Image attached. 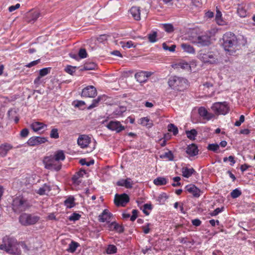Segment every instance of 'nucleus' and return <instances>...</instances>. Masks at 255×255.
Masks as SVG:
<instances>
[{
  "label": "nucleus",
  "instance_id": "473e14b6",
  "mask_svg": "<svg viewBox=\"0 0 255 255\" xmlns=\"http://www.w3.org/2000/svg\"><path fill=\"white\" fill-rule=\"evenodd\" d=\"M65 206L68 208H71L75 206L74 199L73 197H70L64 201Z\"/></svg>",
  "mask_w": 255,
  "mask_h": 255
},
{
  "label": "nucleus",
  "instance_id": "2eb2a0df",
  "mask_svg": "<svg viewBox=\"0 0 255 255\" xmlns=\"http://www.w3.org/2000/svg\"><path fill=\"white\" fill-rule=\"evenodd\" d=\"M151 76L150 72L140 71L135 74V78L140 83H144L147 81L148 78Z\"/></svg>",
  "mask_w": 255,
  "mask_h": 255
},
{
  "label": "nucleus",
  "instance_id": "c9c22d12",
  "mask_svg": "<svg viewBox=\"0 0 255 255\" xmlns=\"http://www.w3.org/2000/svg\"><path fill=\"white\" fill-rule=\"evenodd\" d=\"M102 99V96H99L97 99H94L92 101V103L88 107V109L90 110L97 107Z\"/></svg>",
  "mask_w": 255,
  "mask_h": 255
},
{
  "label": "nucleus",
  "instance_id": "ea45409f",
  "mask_svg": "<svg viewBox=\"0 0 255 255\" xmlns=\"http://www.w3.org/2000/svg\"><path fill=\"white\" fill-rule=\"evenodd\" d=\"M78 246V243H77L75 242H72L69 245V248L67 250L69 252L74 253L76 250Z\"/></svg>",
  "mask_w": 255,
  "mask_h": 255
},
{
  "label": "nucleus",
  "instance_id": "13d9d810",
  "mask_svg": "<svg viewBox=\"0 0 255 255\" xmlns=\"http://www.w3.org/2000/svg\"><path fill=\"white\" fill-rule=\"evenodd\" d=\"M78 55L80 58H85L87 56V53L86 50L84 48H81L79 50Z\"/></svg>",
  "mask_w": 255,
  "mask_h": 255
},
{
  "label": "nucleus",
  "instance_id": "864d4df0",
  "mask_svg": "<svg viewBox=\"0 0 255 255\" xmlns=\"http://www.w3.org/2000/svg\"><path fill=\"white\" fill-rule=\"evenodd\" d=\"M80 178H81L79 175L76 173L73 175L72 178L73 183L76 185H79V184L81 182Z\"/></svg>",
  "mask_w": 255,
  "mask_h": 255
},
{
  "label": "nucleus",
  "instance_id": "f8f14e48",
  "mask_svg": "<svg viewBox=\"0 0 255 255\" xmlns=\"http://www.w3.org/2000/svg\"><path fill=\"white\" fill-rule=\"evenodd\" d=\"M47 141V139L45 137L34 136L29 138L27 143L29 146H35L44 143Z\"/></svg>",
  "mask_w": 255,
  "mask_h": 255
},
{
  "label": "nucleus",
  "instance_id": "1a4fd4ad",
  "mask_svg": "<svg viewBox=\"0 0 255 255\" xmlns=\"http://www.w3.org/2000/svg\"><path fill=\"white\" fill-rule=\"evenodd\" d=\"M39 220V217L26 213L21 214L19 218V222L24 226L33 225L37 223Z\"/></svg>",
  "mask_w": 255,
  "mask_h": 255
},
{
  "label": "nucleus",
  "instance_id": "774afa93",
  "mask_svg": "<svg viewBox=\"0 0 255 255\" xmlns=\"http://www.w3.org/2000/svg\"><path fill=\"white\" fill-rule=\"evenodd\" d=\"M149 223H147L146 225H144L142 227V229L143 230V232L144 234H147L149 233L150 229H149Z\"/></svg>",
  "mask_w": 255,
  "mask_h": 255
},
{
  "label": "nucleus",
  "instance_id": "a211bd4d",
  "mask_svg": "<svg viewBox=\"0 0 255 255\" xmlns=\"http://www.w3.org/2000/svg\"><path fill=\"white\" fill-rule=\"evenodd\" d=\"M186 190L191 193L194 197H199L200 196L201 191L193 184L188 185L185 187Z\"/></svg>",
  "mask_w": 255,
  "mask_h": 255
},
{
  "label": "nucleus",
  "instance_id": "c756f323",
  "mask_svg": "<svg viewBox=\"0 0 255 255\" xmlns=\"http://www.w3.org/2000/svg\"><path fill=\"white\" fill-rule=\"evenodd\" d=\"M140 124L143 126H146L148 128H150L152 126L153 124L150 121L148 117H143L140 119Z\"/></svg>",
  "mask_w": 255,
  "mask_h": 255
},
{
  "label": "nucleus",
  "instance_id": "f257e3e1",
  "mask_svg": "<svg viewBox=\"0 0 255 255\" xmlns=\"http://www.w3.org/2000/svg\"><path fill=\"white\" fill-rule=\"evenodd\" d=\"M221 42L224 50L230 55H234L241 47L240 38L231 32H227L224 34Z\"/></svg>",
  "mask_w": 255,
  "mask_h": 255
},
{
  "label": "nucleus",
  "instance_id": "052dcab7",
  "mask_svg": "<svg viewBox=\"0 0 255 255\" xmlns=\"http://www.w3.org/2000/svg\"><path fill=\"white\" fill-rule=\"evenodd\" d=\"M40 62V59H37L36 60L33 61L25 65V67L27 68H30L36 65Z\"/></svg>",
  "mask_w": 255,
  "mask_h": 255
},
{
  "label": "nucleus",
  "instance_id": "7ed1b4c3",
  "mask_svg": "<svg viewBox=\"0 0 255 255\" xmlns=\"http://www.w3.org/2000/svg\"><path fill=\"white\" fill-rule=\"evenodd\" d=\"M211 31L207 30L195 36H190L189 40L199 47L208 46L211 44Z\"/></svg>",
  "mask_w": 255,
  "mask_h": 255
},
{
  "label": "nucleus",
  "instance_id": "5701e85b",
  "mask_svg": "<svg viewBox=\"0 0 255 255\" xmlns=\"http://www.w3.org/2000/svg\"><path fill=\"white\" fill-rule=\"evenodd\" d=\"M130 11L131 14L134 19L136 20H138L140 19V9L139 7L137 6H132L130 9Z\"/></svg>",
  "mask_w": 255,
  "mask_h": 255
},
{
  "label": "nucleus",
  "instance_id": "8fccbe9b",
  "mask_svg": "<svg viewBox=\"0 0 255 255\" xmlns=\"http://www.w3.org/2000/svg\"><path fill=\"white\" fill-rule=\"evenodd\" d=\"M50 68H44L41 69L39 70V76L41 77H43L47 75L48 73H50Z\"/></svg>",
  "mask_w": 255,
  "mask_h": 255
},
{
  "label": "nucleus",
  "instance_id": "bf43d9fd",
  "mask_svg": "<svg viewBox=\"0 0 255 255\" xmlns=\"http://www.w3.org/2000/svg\"><path fill=\"white\" fill-rule=\"evenodd\" d=\"M85 103L84 101H78V100H77V101H74L73 102V105L75 107H77V108H81L82 107L84 106L85 105Z\"/></svg>",
  "mask_w": 255,
  "mask_h": 255
},
{
  "label": "nucleus",
  "instance_id": "de8ad7c7",
  "mask_svg": "<svg viewBox=\"0 0 255 255\" xmlns=\"http://www.w3.org/2000/svg\"><path fill=\"white\" fill-rule=\"evenodd\" d=\"M157 33L156 32H153L152 33L148 34V39L150 42L154 43L157 41L156 39Z\"/></svg>",
  "mask_w": 255,
  "mask_h": 255
},
{
  "label": "nucleus",
  "instance_id": "2f4dec72",
  "mask_svg": "<svg viewBox=\"0 0 255 255\" xmlns=\"http://www.w3.org/2000/svg\"><path fill=\"white\" fill-rule=\"evenodd\" d=\"M177 67L178 68H181L186 70H190L191 69V67L188 63L185 61H182L179 62L177 64Z\"/></svg>",
  "mask_w": 255,
  "mask_h": 255
},
{
  "label": "nucleus",
  "instance_id": "b1692460",
  "mask_svg": "<svg viewBox=\"0 0 255 255\" xmlns=\"http://www.w3.org/2000/svg\"><path fill=\"white\" fill-rule=\"evenodd\" d=\"M46 127V125L38 122H34L31 125V128L34 131H38Z\"/></svg>",
  "mask_w": 255,
  "mask_h": 255
},
{
  "label": "nucleus",
  "instance_id": "0e129e2a",
  "mask_svg": "<svg viewBox=\"0 0 255 255\" xmlns=\"http://www.w3.org/2000/svg\"><path fill=\"white\" fill-rule=\"evenodd\" d=\"M41 77L40 76H38L34 80V84L36 86V87H38L42 82L41 80Z\"/></svg>",
  "mask_w": 255,
  "mask_h": 255
},
{
  "label": "nucleus",
  "instance_id": "9b49d317",
  "mask_svg": "<svg viewBox=\"0 0 255 255\" xmlns=\"http://www.w3.org/2000/svg\"><path fill=\"white\" fill-rule=\"evenodd\" d=\"M105 126L109 129L112 131H115L117 133L125 129L124 126H123L120 122L117 121H111Z\"/></svg>",
  "mask_w": 255,
  "mask_h": 255
},
{
  "label": "nucleus",
  "instance_id": "6e6d98bb",
  "mask_svg": "<svg viewBox=\"0 0 255 255\" xmlns=\"http://www.w3.org/2000/svg\"><path fill=\"white\" fill-rule=\"evenodd\" d=\"M50 137L53 138H58L59 137V133L57 128H53L50 132Z\"/></svg>",
  "mask_w": 255,
  "mask_h": 255
},
{
  "label": "nucleus",
  "instance_id": "4c0bfd02",
  "mask_svg": "<svg viewBox=\"0 0 255 255\" xmlns=\"http://www.w3.org/2000/svg\"><path fill=\"white\" fill-rule=\"evenodd\" d=\"M187 136L188 138L194 140L197 134V131L195 129L186 131Z\"/></svg>",
  "mask_w": 255,
  "mask_h": 255
},
{
  "label": "nucleus",
  "instance_id": "20e7f679",
  "mask_svg": "<svg viewBox=\"0 0 255 255\" xmlns=\"http://www.w3.org/2000/svg\"><path fill=\"white\" fill-rule=\"evenodd\" d=\"M197 57L205 64H214L218 62L217 56L214 52L206 49L200 50L198 52Z\"/></svg>",
  "mask_w": 255,
  "mask_h": 255
},
{
  "label": "nucleus",
  "instance_id": "4d7b16f0",
  "mask_svg": "<svg viewBox=\"0 0 255 255\" xmlns=\"http://www.w3.org/2000/svg\"><path fill=\"white\" fill-rule=\"evenodd\" d=\"M81 216L78 213H74L70 216L69 217V220L70 221H76L78 220Z\"/></svg>",
  "mask_w": 255,
  "mask_h": 255
},
{
  "label": "nucleus",
  "instance_id": "f03ea898",
  "mask_svg": "<svg viewBox=\"0 0 255 255\" xmlns=\"http://www.w3.org/2000/svg\"><path fill=\"white\" fill-rule=\"evenodd\" d=\"M0 250L10 254L19 255L21 251L17 240L12 237L5 236L2 239V244L0 245Z\"/></svg>",
  "mask_w": 255,
  "mask_h": 255
},
{
  "label": "nucleus",
  "instance_id": "72a5a7b5",
  "mask_svg": "<svg viewBox=\"0 0 255 255\" xmlns=\"http://www.w3.org/2000/svg\"><path fill=\"white\" fill-rule=\"evenodd\" d=\"M161 158H166L169 161H172L174 159V155L171 151L169 150L168 152L160 155Z\"/></svg>",
  "mask_w": 255,
  "mask_h": 255
},
{
  "label": "nucleus",
  "instance_id": "4be33fe9",
  "mask_svg": "<svg viewBox=\"0 0 255 255\" xmlns=\"http://www.w3.org/2000/svg\"><path fill=\"white\" fill-rule=\"evenodd\" d=\"M12 146L8 143H4L0 145V155L4 157L7 152L11 149Z\"/></svg>",
  "mask_w": 255,
  "mask_h": 255
},
{
  "label": "nucleus",
  "instance_id": "423d86ee",
  "mask_svg": "<svg viewBox=\"0 0 255 255\" xmlns=\"http://www.w3.org/2000/svg\"><path fill=\"white\" fill-rule=\"evenodd\" d=\"M29 206L28 200L23 196L16 197L13 200L12 208L14 212L20 213L24 211Z\"/></svg>",
  "mask_w": 255,
  "mask_h": 255
},
{
  "label": "nucleus",
  "instance_id": "0eeeda50",
  "mask_svg": "<svg viewBox=\"0 0 255 255\" xmlns=\"http://www.w3.org/2000/svg\"><path fill=\"white\" fill-rule=\"evenodd\" d=\"M211 109L217 115H225L229 113L230 110L228 104L226 102L215 103L211 107Z\"/></svg>",
  "mask_w": 255,
  "mask_h": 255
},
{
  "label": "nucleus",
  "instance_id": "338daca9",
  "mask_svg": "<svg viewBox=\"0 0 255 255\" xmlns=\"http://www.w3.org/2000/svg\"><path fill=\"white\" fill-rule=\"evenodd\" d=\"M137 211L136 210H133L132 211V215L130 216V220L131 221H134L137 217Z\"/></svg>",
  "mask_w": 255,
  "mask_h": 255
},
{
  "label": "nucleus",
  "instance_id": "f3484780",
  "mask_svg": "<svg viewBox=\"0 0 255 255\" xmlns=\"http://www.w3.org/2000/svg\"><path fill=\"white\" fill-rule=\"evenodd\" d=\"M197 146L194 143L189 144L186 148V152L189 156H194L198 154Z\"/></svg>",
  "mask_w": 255,
  "mask_h": 255
},
{
  "label": "nucleus",
  "instance_id": "39448f33",
  "mask_svg": "<svg viewBox=\"0 0 255 255\" xmlns=\"http://www.w3.org/2000/svg\"><path fill=\"white\" fill-rule=\"evenodd\" d=\"M168 86L172 90L182 91L187 88V81L185 78L173 76L168 80Z\"/></svg>",
  "mask_w": 255,
  "mask_h": 255
},
{
  "label": "nucleus",
  "instance_id": "393cba45",
  "mask_svg": "<svg viewBox=\"0 0 255 255\" xmlns=\"http://www.w3.org/2000/svg\"><path fill=\"white\" fill-rule=\"evenodd\" d=\"M181 47L183 51L189 54H195V49L191 45L187 43H182Z\"/></svg>",
  "mask_w": 255,
  "mask_h": 255
},
{
  "label": "nucleus",
  "instance_id": "6ab92c4d",
  "mask_svg": "<svg viewBox=\"0 0 255 255\" xmlns=\"http://www.w3.org/2000/svg\"><path fill=\"white\" fill-rule=\"evenodd\" d=\"M198 113L201 117L208 121L212 119L214 117L213 114L209 113L204 107L200 108L198 110Z\"/></svg>",
  "mask_w": 255,
  "mask_h": 255
},
{
  "label": "nucleus",
  "instance_id": "49530a36",
  "mask_svg": "<svg viewBox=\"0 0 255 255\" xmlns=\"http://www.w3.org/2000/svg\"><path fill=\"white\" fill-rule=\"evenodd\" d=\"M241 191L237 188L231 192V196L233 198H237L241 195Z\"/></svg>",
  "mask_w": 255,
  "mask_h": 255
},
{
  "label": "nucleus",
  "instance_id": "a18cd8bd",
  "mask_svg": "<svg viewBox=\"0 0 255 255\" xmlns=\"http://www.w3.org/2000/svg\"><path fill=\"white\" fill-rule=\"evenodd\" d=\"M126 110V109L124 107H121L118 108L115 111V114L118 116H122L123 113H124Z\"/></svg>",
  "mask_w": 255,
  "mask_h": 255
},
{
  "label": "nucleus",
  "instance_id": "412c9836",
  "mask_svg": "<svg viewBox=\"0 0 255 255\" xmlns=\"http://www.w3.org/2000/svg\"><path fill=\"white\" fill-rule=\"evenodd\" d=\"M51 190V186L47 183L44 184L35 192L39 195H47Z\"/></svg>",
  "mask_w": 255,
  "mask_h": 255
},
{
  "label": "nucleus",
  "instance_id": "ddd939ff",
  "mask_svg": "<svg viewBox=\"0 0 255 255\" xmlns=\"http://www.w3.org/2000/svg\"><path fill=\"white\" fill-rule=\"evenodd\" d=\"M97 90L93 86H88L82 91L81 96L86 98H93L97 95Z\"/></svg>",
  "mask_w": 255,
  "mask_h": 255
},
{
  "label": "nucleus",
  "instance_id": "e2e57ef3",
  "mask_svg": "<svg viewBox=\"0 0 255 255\" xmlns=\"http://www.w3.org/2000/svg\"><path fill=\"white\" fill-rule=\"evenodd\" d=\"M173 181L175 182V183H172V185L174 187L178 186L181 185V183L179 182V181L180 180V177L179 176L174 177L173 178Z\"/></svg>",
  "mask_w": 255,
  "mask_h": 255
},
{
  "label": "nucleus",
  "instance_id": "5fc2aeb1",
  "mask_svg": "<svg viewBox=\"0 0 255 255\" xmlns=\"http://www.w3.org/2000/svg\"><path fill=\"white\" fill-rule=\"evenodd\" d=\"M151 209L152 207L150 204H145L143 206L142 211L146 215H148L149 214V212H148L147 210H151Z\"/></svg>",
  "mask_w": 255,
  "mask_h": 255
},
{
  "label": "nucleus",
  "instance_id": "c85d7f7f",
  "mask_svg": "<svg viewBox=\"0 0 255 255\" xmlns=\"http://www.w3.org/2000/svg\"><path fill=\"white\" fill-rule=\"evenodd\" d=\"M194 172V170L192 168H188L187 167H183L182 169V175L186 178L190 177Z\"/></svg>",
  "mask_w": 255,
  "mask_h": 255
},
{
  "label": "nucleus",
  "instance_id": "3c124183",
  "mask_svg": "<svg viewBox=\"0 0 255 255\" xmlns=\"http://www.w3.org/2000/svg\"><path fill=\"white\" fill-rule=\"evenodd\" d=\"M97 65L94 63L86 64L84 66V69L86 70H91L95 69Z\"/></svg>",
  "mask_w": 255,
  "mask_h": 255
},
{
  "label": "nucleus",
  "instance_id": "79ce46f5",
  "mask_svg": "<svg viewBox=\"0 0 255 255\" xmlns=\"http://www.w3.org/2000/svg\"><path fill=\"white\" fill-rule=\"evenodd\" d=\"M117 251V247L115 245H110L108 246L106 252L108 254H115Z\"/></svg>",
  "mask_w": 255,
  "mask_h": 255
},
{
  "label": "nucleus",
  "instance_id": "603ef678",
  "mask_svg": "<svg viewBox=\"0 0 255 255\" xmlns=\"http://www.w3.org/2000/svg\"><path fill=\"white\" fill-rule=\"evenodd\" d=\"M162 47L163 49L165 50H168L170 52H174L175 50L176 46L175 45H172L170 47H169L167 44L165 43H163Z\"/></svg>",
  "mask_w": 255,
  "mask_h": 255
},
{
  "label": "nucleus",
  "instance_id": "69168bd1",
  "mask_svg": "<svg viewBox=\"0 0 255 255\" xmlns=\"http://www.w3.org/2000/svg\"><path fill=\"white\" fill-rule=\"evenodd\" d=\"M245 121V117L244 115H241L240 117V119L239 121H237L235 122L234 125L237 127L240 126L242 123H243Z\"/></svg>",
  "mask_w": 255,
  "mask_h": 255
},
{
  "label": "nucleus",
  "instance_id": "e433bc0d",
  "mask_svg": "<svg viewBox=\"0 0 255 255\" xmlns=\"http://www.w3.org/2000/svg\"><path fill=\"white\" fill-rule=\"evenodd\" d=\"M168 199V196L165 193H162L157 197L156 200L160 204H163L165 203L166 200Z\"/></svg>",
  "mask_w": 255,
  "mask_h": 255
},
{
  "label": "nucleus",
  "instance_id": "dca6fc26",
  "mask_svg": "<svg viewBox=\"0 0 255 255\" xmlns=\"http://www.w3.org/2000/svg\"><path fill=\"white\" fill-rule=\"evenodd\" d=\"M133 184V181L129 178H127L126 179H121L117 183V185L125 187L127 189H131Z\"/></svg>",
  "mask_w": 255,
  "mask_h": 255
},
{
  "label": "nucleus",
  "instance_id": "4468645a",
  "mask_svg": "<svg viewBox=\"0 0 255 255\" xmlns=\"http://www.w3.org/2000/svg\"><path fill=\"white\" fill-rule=\"evenodd\" d=\"M91 141V137L86 134L79 135L77 139V143L82 148H86Z\"/></svg>",
  "mask_w": 255,
  "mask_h": 255
},
{
  "label": "nucleus",
  "instance_id": "37998d69",
  "mask_svg": "<svg viewBox=\"0 0 255 255\" xmlns=\"http://www.w3.org/2000/svg\"><path fill=\"white\" fill-rule=\"evenodd\" d=\"M40 15V13L38 11H34L30 14V19L29 20V22L35 21Z\"/></svg>",
  "mask_w": 255,
  "mask_h": 255
},
{
  "label": "nucleus",
  "instance_id": "9d476101",
  "mask_svg": "<svg viewBox=\"0 0 255 255\" xmlns=\"http://www.w3.org/2000/svg\"><path fill=\"white\" fill-rule=\"evenodd\" d=\"M129 201V198L126 193H123L121 195L116 194L114 199L115 203L118 206H121L124 207Z\"/></svg>",
  "mask_w": 255,
  "mask_h": 255
},
{
  "label": "nucleus",
  "instance_id": "aec40b11",
  "mask_svg": "<svg viewBox=\"0 0 255 255\" xmlns=\"http://www.w3.org/2000/svg\"><path fill=\"white\" fill-rule=\"evenodd\" d=\"M111 216L112 214L107 209H105L102 213L99 216V220L101 222H109Z\"/></svg>",
  "mask_w": 255,
  "mask_h": 255
},
{
  "label": "nucleus",
  "instance_id": "6e6552de",
  "mask_svg": "<svg viewBox=\"0 0 255 255\" xmlns=\"http://www.w3.org/2000/svg\"><path fill=\"white\" fill-rule=\"evenodd\" d=\"M43 163L45 168L47 169L57 171L61 168V163L57 162L52 156L45 157Z\"/></svg>",
  "mask_w": 255,
  "mask_h": 255
},
{
  "label": "nucleus",
  "instance_id": "f704fd0d",
  "mask_svg": "<svg viewBox=\"0 0 255 255\" xmlns=\"http://www.w3.org/2000/svg\"><path fill=\"white\" fill-rule=\"evenodd\" d=\"M237 12L239 15L242 17H245L247 15L246 9L242 5H239L237 9Z\"/></svg>",
  "mask_w": 255,
  "mask_h": 255
},
{
  "label": "nucleus",
  "instance_id": "680f3d73",
  "mask_svg": "<svg viewBox=\"0 0 255 255\" xmlns=\"http://www.w3.org/2000/svg\"><path fill=\"white\" fill-rule=\"evenodd\" d=\"M224 208L222 207L221 208H217L215 210H214L212 212L210 213L211 215L212 216H215L218 215L220 213L222 212Z\"/></svg>",
  "mask_w": 255,
  "mask_h": 255
},
{
  "label": "nucleus",
  "instance_id": "bb28decb",
  "mask_svg": "<svg viewBox=\"0 0 255 255\" xmlns=\"http://www.w3.org/2000/svg\"><path fill=\"white\" fill-rule=\"evenodd\" d=\"M167 179L163 177H158L153 180V183L157 186H161L166 184Z\"/></svg>",
  "mask_w": 255,
  "mask_h": 255
},
{
  "label": "nucleus",
  "instance_id": "cd10ccee",
  "mask_svg": "<svg viewBox=\"0 0 255 255\" xmlns=\"http://www.w3.org/2000/svg\"><path fill=\"white\" fill-rule=\"evenodd\" d=\"M215 20L217 24L220 25H224L225 24V21L222 19V14L219 9L216 11Z\"/></svg>",
  "mask_w": 255,
  "mask_h": 255
},
{
  "label": "nucleus",
  "instance_id": "58836bf2",
  "mask_svg": "<svg viewBox=\"0 0 255 255\" xmlns=\"http://www.w3.org/2000/svg\"><path fill=\"white\" fill-rule=\"evenodd\" d=\"M167 128L168 131L172 132L174 135H176L178 133V128L174 124H169Z\"/></svg>",
  "mask_w": 255,
  "mask_h": 255
},
{
  "label": "nucleus",
  "instance_id": "c03bdc74",
  "mask_svg": "<svg viewBox=\"0 0 255 255\" xmlns=\"http://www.w3.org/2000/svg\"><path fill=\"white\" fill-rule=\"evenodd\" d=\"M65 71L67 73L72 75L76 71V67L71 65H67L65 68Z\"/></svg>",
  "mask_w": 255,
  "mask_h": 255
},
{
  "label": "nucleus",
  "instance_id": "a878e982",
  "mask_svg": "<svg viewBox=\"0 0 255 255\" xmlns=\"http://www.w3.org/2000/svg\"><path fill=\"white\" fill-rule=\"evenodd\" d=\"M52 157L57 162L63 161L65 158L64 153L63 151L61 150L56 151L53 156Z\"/></svg>",
  "mask_w": 255,
  "mask_h": 255
},
{
  "label": "nucleus",
  "instance_id": "09e8293b",
  "mask_svg": "<svg viewBox=\"0 0 255 255\" xmlns=\"http://www.w3.org/2000/svg\"><path fill=\"white\" fill-rule=\"evenodd\" d=\"M207 149L209 150L217 152L219 149V145L218 144H209L207 147Z\"/></svg>",
  "mask_w": 255,
  "mask_h": 255
},
{
  "label": "nucleus",
  "instance_id": "a19ab883",
  "mask_svg": "<svg viewBox=\"0 0 255 255\" xmlns=\"http://www.w3.org/2000/svg\"><path fill=\"white\" fill-rule=\"evenodd\" d=\"M162 27L164 30L168 33H170L174 30V27L173 25L170 23L163 24Z\"/></svg>",
  "mask_w": 255,
  "mask_h": 255
},
{
  "label": "nucleus",
  "instance_id": "7c9ffc66",
  "mask_svg": "<svg viewBox=\"0 0 255 255\" xmlns=\"http://www.w3.org/2000/svg\"><path fill=\"white\" fill-rule=\"evenodd\" d=\"M120 44L122 48L124 49L130 48L131 47H135V45H134V43L132 41H128L125 42L121 41L120 42Z\"/></svg>",
  "mask_w": 255,
  "mask_h": 255
}]
</instances>
